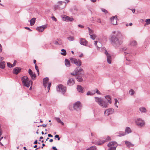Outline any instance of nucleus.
<instances>
[{"label":"nucleus","mask_w":150,"mask_h":150,"mask_svg":"<svg viewBox=\"0 0 150 150\" xmlns=\"http://www.w3.org/2000/svg\"><path fill=\"white\" fill-rule=\"evenodd\" d=\"M135 93L134 91L132 89V95Z\"/></svg>","instance_id":"obj_63"},{"label":"nucleus","mask_w":150,"mask_h":150,"mask_svg":"<svg viewBox=\"0 0 150 150\" xmlns=\"http://www.w3.org/2000/svg\"><path fill=\"white\" fill-rule=\"evenodd\" d=\"M79 41L81 45L84 46H86L88 43V42L84 38H81Z\"/></svg>","instance_id":"obj_17"},{"label":"nucleus","mask_w":150,"mask_h":150,"mask_svg":"<svg viewBox=\"0 0 150 150\" xmlns=\"http://www.w3.org/2000/svg\"><path fill=\"white\" fill-rule=\"evenodd\" d=\"M54 44L56 45H59V42L56 41L55 42Z\"/></svg>","instance_id":"obj_52"},{"label":"nucleus","mask_w":150,"mask_h":150,"mask_svg":"<svg viewBox=\"0 0 150 150\" xmlns=\"http://www.w3.org/2000/svg\"><path fill=\"white\" fill-rule=\"evenodd\" d=\"M104 53L106 55L108 63V64H110L111 63V56L108 53L106 50H105Z\"/></svg>","instance_id":"obj_11"},{"label":"nucleus","mask_w":150,"mask_h":150,"mask_svg":"<svg viewBox=\"0 0 150 150\" xmlns=\"http://www.w3.org/2000/svg\"><path fill=\"white\" fill-rule=\"evenodd\" d=\"M75 77L78 81L81 82L83 81V79L81 77L78 76H76Z\"/></svg>","instance_id":"obj_30"},{"label":"nucleus","mask_w":150,"mask_h":150,"mask_svg":"<svg viewBox=\"0 0 150 150\" xmlns=\"http://www.w3.org/2000/svg\"><path fill=\"white\" fill-rule=\"evenodd\" d=\"M38 143V140H36L34 142V144H36Z\"/></svg>","instance_id":"obj_58"},{"label":"nucleus","mask_w":150,"mask_h":150,"mask_svg":"<svg viewBox=\"0 0 150 150\" xmlns=\"http://www.w3.org/2000/svg\"><path fill=\"white\" fill-rule=\"evenodd\" d=\"M70 60L71 62L72 63L74 64L77 66H80L81 64V61L79 59H77L73 58H70Z\"/></svg>","instance_id":"obj_6"},{"label":"nucleus","mask_w":150,"mask_h":150,"mask_svg":"<svg viewBox=\"0 0 150 150\" xmlns=\"http://www.w3.org/2000/svg\"><path fill=\"white\" fill-rule=\"evenodd\" d=\"M35 18H33L30 21V25L32 26L34 25L35 21Z\"/></svg>","instance_id":"obj_27"},{"label":"nucleus","mask_w":150,"mask_h":150,"mask_svg":"<svg viewBox=\"0 0 150 150\" xmlns=\"http://www.w3.org/2000/svg\"><path fill=\"white\" fill-rule=\"evenodd\" d=\"M71 74L73 75V76H75V75H77V73H76V71H74V72H72L71 73Z\"/></svg>","instance_id":"obj_45"},{"label":"nucleus","mask_w":150,"mask_h":150,"mask_svg":"<svg viewBox=\"0 0 150 150\" xmlns=\"http://www.w3.org/2000/svg\"><path fill=\"white\" fill-rule=\"evenodd\" d=\"M135 122L137 125L140 127L144 126L145 124L144 121L140 118L137 119L135 121Z\"/></svg>","instance_id":"obj_8"},{"label":"nucleus","mask_w":150,"mask_h":150,"mask_svg":"<svg viewBox=\"0 0 150 150\" xmlns=\"http://www.w3.org/2000/svg\"><path fill=\"white\" fill-rule=\"evenodd\" d=\"M117 16H113L110 18V21L112 24L114 25H117Z\"/></svg>","instance_id":"obj_13"},{"label":"nucleus","mask_w":150,"mask_h":150,"mask_svg":"<svg viewBox=\"0 0 150 150\" xmlns=\"http://www.w3.org/2000/svg\"><path fill=\"white\" fill-rule=\"evenodd\" d=\"M102 46V44L101 43L99 42H98V44L97 45H96V47L97 48V50H99V48L101 47Z\"/></svg>","instance_id":"obj_36"},{"label":"nucleus","mask_w":150,"mask_h":150,"mask_svg":"<svg viewBox=\"0 0 150 150\" xmlns=\"http://www.w3.org/2000/svg\"><path fill=\"white\" fill-rule=\"evenodd\" d=\"M7 66L8 67L11 68L14 67V66H13L12 64H11L10 62H7Z\"/></svg>","instance_id":"obj_39"},{"label":"nucleus","mask_w":150,"mask_h":150,"mask_svg":"<svg viewBox=\"0 0 150 150\" xmlns=\"http://www.w3.org/2000/svg\"><path fill=\"white\" fill-rule=\"evenodd\" d=\"M118 134H119V135H118L117 136L119 137L124 136L126 135L125 132L122 131L119 132H118Z\"/></svg>","instance_id":"obj_24"},{"label":"nucleus","mask_w":150,"mask_h":150,"mask_svg":"<svg viewBox=\"0 0 150 150\" xmlns=\"http://www.w3.org/2000/svg\"><path fill=\"white\" fill-rule=\"evenodd\" d=\"M49 81V78L48 77H46L43 79V85L45 88L47 86V84Z\"/></svg>","instance_id":"obj_20"},{"label":"nucleus","mask_w":150,"mask_h":150,"mask_svg":"<svg viewBox=\"0 0 150 150\" xmlns=\"http://www.w3.org/2000/svg\"><path fill=\"white\" fill-rule=\"evenodd\" d=\"M5 67V63L4 61H1L0 62V68L1 69H4Z\"/></svg>","instance_id":"obj_25"},{"label":"nucleus","mask_w":150,"mask_h":150,"mask_svg":"<svg viewBox=\"0 0 150 150\" xmlns=\"http://www.w3.org/2000/svg\"><path fill=\"white\" fill-rule=\"evenodd\" d=\"M57 91L60 92L62 94H64L66 91V88L62 85H60L57 88Z\"/></svg>","instance_id":"obj_7"},{"label":"nucleus","mask_w":150,"mask_h":150,"mask_svg":"<svg viewBox=\"0 0 150 150\" xmlns=\"http://www.w3.org/2000/svg\"><path fill=\"white\" fill-rule=\"evenodd\" d=\"M129 25L130 26H131V23H130L129 24H128V23L126 24V26H128Z\"/></svg>","instance_id":"obj_57"},{"label":"nucleus","mask_w":150,"mask_h":150,"mask_svg":"<svg viewBox=\"0 0 150 150\" xmlns=\"http://www.w3.org/2000/svg\"><path fill=\"white\" fill-rule=\"evenodd\" d=\"M106 100H103L101 98L95 97L96 101L102 108H106L108 107L109 103L111 104L112 103L111 98L110 96L107 95L105 96Z\"/></svg>","instance_id":"obj_2"},{"label":"nucleus","mask_w":150,"mask_h":150,"mask_svg":"<svg viewBox=\"0 0 150 150\" xmlns=\"http://www.w3.org/2000/svg\"><path fill=\"white\" fill-rule=\"evenodd\" d=\"M21 69L20 67H16L14 68L13 71V73L15 74H17L21 71Z\"/></svg>","instance_id":"obj_18"},{"label":"nucleus","mask_w":150,"mask_h":150,"mask_svg":"<svg viewBox=\"0 0 150 150\" xmlns=\"http://www.w3.org/2000/svg\"><path fill=\"white\" fill-rule=\"evenodd\" d=\"M87 28L88 30V32L90 35H92L93 33V31L92 30H91L89 27H88Z\"/></svg>","instance_id":"obj_37"},{"label":"nucleus","mask_w":150,"mask_h":150,"mask_svg":"<svg viewBox=\"0 0 150 150\" xmlns=\"http://www.w3.org/2000/svg\"><path fill=\"white\" fill-rule=\"evenodd\" d=\"M74 71H76V73H77L78 75L81 74H83L84 71L83 69L79 68V67L76 68L75 70Z\"/></svg>","instance_id":"obj_12"},{"label":"nucleus","mask_w":150,"mask_h":150,"mask_svg":"<svg viewBox=\"0 0 150 150\" xmlns=\"http://www.w3.org/2000/svg\"><path fill=\"white\" fill-rule=\"evenodd\" d=\"M139 110L142 113H146L147 110L146 108L143 107H142L139 108Z\"/></svg>","instance_id":"obj_23"},{"label":"nucleus","mask_w":150,"mask_h":150,"mask_svg":"<svg viewBox=\"0 0 150 150\" xmlns=\"http://www.w3.org/2000/svg\"><path fill=\"white\" fill-rule=\"evenodd\" d=\"M51 18H52V20H53L55 22H56L57 21V19L54 16L52 17Z\"/></svg>","instance_id":"obj_44"},{"label":"nucleus","mask_w":150,"mask_h":150,"mask_svg":"<svg viewBox=\"0 0 150 150\" xmlns=\"http://www.w3.org/2000/svg\"><path fill=\"white\" fill-rule=\"evenodd\" d=\"M28 72L29 74L30 75L32 80H35L36 77V75H35V74L34 73H33V71L30 69H29L28 71Z\"/></svg>","instance_id":"obj_14"},{"label":"nucleus","mask_w":150,"mask_h":150,"mask_svg":"<svg viewBox=\"0 0 150 150\" xmlns=\"http://www.w3.org/2000/svg\"><path fill=\"white\" fill-rule=\"evenodd\" d=\"M98 42L97 41H95L94 45L96 47V45H97Z\"/></svg>","instance_id":"obj_55"},{"label":"nucleus","mask_w":150,"mask_h":150,"mask_svg":"<svg viewBox=\"0 0 150 150\" xmlns=\"http://www.w3.org/2000/svg\"><path fill=\"white\" fill-rule=\"evenodd\" d=\"M135 10L134 9H132V12L133 13H135Z\"/></svg>","instance_id":"obj_62"},{"label":"nucleus","mask_w":150,"mask_h":150,"mask_svg":"<svg viewBox=\"0 0 150 150\" xmlns=\"http://www.w3.org/2000/svg\"><path fill=\"white\" fill-rule=\"evenodd\" d=\"M114 100L115 101L114 105L116 107L118 108V105L117 104V103H118V104H119V102L117 100L116 98H115Z\"/></svg>","instance_id":"obj_34"},{"label":"nucleus","mask_w":150,"mask_h":150,"mask_svg":"<svg viewBox=\"0 0 150 150\" xmlns=\"http://www.w3.org/2000/svg\"><path fill=\"white\" fill-rule=\"evenodd\" d=\"M145 22L146 23V24L149 25L150 24V19H146Z\"/></svg>","instance_id":"obj_40"},{"label":"nucleus","mask_w":150,"mask_h":150,"mask_svg":"<svg viewBox=\"0 0 150 150\" xmlns=\"http://www.w3.org/2000/svg\"><path fill=\"white\" fill-rule=\"evenodd\" d=\"M82 107L81 104L80 102L77 101L74 105L73 108L74 110L78 111L80 110Z\"/></svg>","instance_id":"obj_9"},{"label":"nucleus","mask_w":150,"mask_h":150,"mask_svg":"<svg viewBox=\"0 0 150 150\" xmlns=\"http://www.w3.org/2000/svg\"><path fill=\"white\" fill-rule=\"evenodd\" d=\"M36 70L37 71V72L38 73V75H39V69H36Z\"/></svg>","instance_id":"obj_64"},{"label":"nucleus","mask_w":150,"mask_h":150,"mask_svg":"<svg viewBox=\"0 0 150 150\" xmlns=\"http://www.w3.org/2000/svg\"><path fill=\"white\" fill-rule=\"evenodd\" d=\"M48 136L49 137H53V135H51V134H49L48 135Z\"/></svg>","instance_id":"obj_60"},{"label":"nucleus","mask_w":150,"mask_h":150,"mask_svg":"<svg viewBox=\"0 0 150 150\" xmlns=\"http://www.w3.org/2000/svg\"><path fill=\"white\" fill-rule=\"evenodd\" d=\"M61 51L62 52H61V54L63 56H65L66 55L67 53L66 51L64 49H62L61 50Z\"/></svg>","instance_id":"obj_33"},{"label":"nucleus","mask_w":150,"mask_h":150,"mask_svg":"<svg viewBox=\"0 0 150 150\" xmlns=\"http://www.w3.org/2000/svg\"><path fill=\"white\" fill-rule=\"evenodd\" d=\"M21 80L23 85L27 87H29L30 86V81L28 77L27 76H23L21 78ZM33 82L30 81L31 84L33 83Z\"/></svg>","instance_id":"obj_4"},{"label":"nucleus","mask_w":150,"mask_h":150,"mask_svg":"<svg viewBox=\"0 0 150 150\" xmlns=\"http://www.w3.org/2000/svg\"><path fill=\"white\" fill-rule=\"evenodd\" d=\"M90 35L91 38L93 40H94L96 37L95 35L94 34L91 35Z\"/></svg>","instance_id":"obj_42"},{"label":"nucleus","mask_w":150,"mask_h":150,"mask_svg":"<svg viewBox=\"0 0 150 150\" xmlns=\"http://www.w3.org/2000/svg\"><path fill=\"white\" fill-rule=\"evenodd\" d=\"M96 93H97L98 94L100 95L101 94L99 92V91L97 89H96Z\"/></svg>","instance_id":"obj_50"},{"label":"nucleus","mask_w":150,"mask_h":150,"mask_svg":"<svg viewBox=\"0 0 150 150\" xmlns=\"http://www.w3.org/2000/svg\"><path fill=\"white\" fill-rule=\"evenodd\" d=\"M51 83H48V85L47 86V88L48 89V91H49L50 89V87L51 86Z\"/></svg>","instance_id":"obj_46"},{"label":"nucleus","mask_w":150,"mask_h":150,"mask_svg":"<svg viewBox=\"0 0 150 150\" xmlns=\"http://www.w3.org/2000/svg\"><path fill=\"white\" fill-rule=\"evenodd\" d=\"M86 150H96V147L94 146L88 148Z\"/></svg>","instance_id":"obj_32"},{"label":"nucleus","mask_w":150,"mask_h":150,"mask_svg":"<svg viewBox=\"0 0 150 150\" xmlns=\"http://www.w3.org/2000/svg\"><path fill=\"white\" fill-rule=\"evenodd\" d=\"M75 83V81L74 79L70 78L67 81V84L69 86H71L73 85Z\"/></svg>","instance_id":"obj_16"},{"label":"nucleus","mask_w":150,"mask_h":150,"mask_svg":"<svg viewBox=\"0 0 150 150\" xmlns=\"http://www.w3.org/2000/svg\"><path fill=\"white\" fill-rule=\"evenodd\" d=\"M108 146L110 147L108 150H115L117 146L116 142H111L108 144Z\"/></svg>","instance_id":"obj_5"},{"label":"nucleus","mask_w":150,"mask_h":150,"mask_svg":"<svg viewBox=\"0 0 150 150\" xmlns=\"http://www.w3.org/2000/svg\"><path fill=\"white\" fill-rule=\"evenodd\" d=\"M65 64L67 67H69L70 66V62L68 59H65Z\"/></svg>","instance_id":"obj_29"},{"label":"nucleus","mask_w":150,"mask_h":150,"mask_svg":"<svg viewBox=\"0 0 150 150\" xmlns=\"http://www.w3.org/2000/svg\"><path fill=\"white\" fill-rule=\"evenodd\" d=\"M106 141V140H102L101 141H99L98 142H96L94 143L96 145H101L103 144L104 142H105Z\"/></svg>","instance_id":"obj_26"},{"label":"nucleus","mask_w":150,"mask_h":150,"mask_svg":"<svg viewBox=\"0 0 150 150\" xmlns=\"http://www.w3.org/2000/svg\"><path fill=\"white\" fill-rule=\"evenodd\" d=\"M68 40L70 41H73L74 40V38L73 36H70L67 38Z\"/></svg>","instance_id":"obj_35"},{"label":"nucleus","mask_w":150,"mask_h":150,"mask_svg":"<svg viewBox=\"0 0 150 150\" xmlns=\"http://www.w3.org/2000/svg\"><path fill=\"white\" fill-rule=\"evenodd\" d=\"M101 9L103 12L105 14L108 13L107 11L104 8H101Z\"/></svg>","instance_id":"obj_43"},{"label":"nucleus","mask_w":150,"mask_h":150,"mask_svg":"<svg viewBox=\"0 0 150 150\" xmlns=\"http://www.w3.org/2000/svg\"><path fill=\"white\" fill-rule=\"evenodd\" d=\"M55 119L58 123H61V124L63 125H64V122L61 121L59 118L56 117L55 118Z\"/></svg>","instance_id":"obj_28"},{"label":"nucleus","mask_w":150,"mask_h":150,"mask_svg":"<svg viewBox=\"0 0 150 150\" xmlns=\"http://www.w3.org/2000/svg\"><path fill=\"white\" fill-rule=\"evenodd\" d=\"M122 50L124 52L126 59L128 61V62H126V64L127 65L129 64L130 62L131 61V49L125 47L122 48Z\"/></svg>","instance_id":"obj_3"},{"label":"nucleus","mask_w":150,"mask_h":150,"mask_svg":"<svg viewBox=\"0 0 150 150\" xmlns=\"http://www.w3.org/2000/svg\"><path fill=\"white\" fill-rule=\"evenodd\" d=\"M114 112V110L112 108H110L106 110L104 112L105 116H108L110 115L113 114Z\"/></svg>","instance_id":"obj_10"},{"label":"nucleus","mask_w":150,"mask_h":150,"mask_svg":"<svg viewBox=\"0 0 150 150\" xmlns=\"http://www.w3.org/2000/svg\"><path fill=\"white\" fill-rule=\"evenodd\" d=\"M46 28V26L45 25H44L40 26L37 27L36 28V30L39 32H42Z\"/></svg>","instance_id":"obj_15"},{"label":"nucleus","mask_w":150,"mask_h":150,"mask_svg":"<svg viewBox=\"0 0 150 150\" xmlns=\"http://www.w3.org/2000/svg\"><path fill=\"white\" fill-rule=\"evenodd\" d=\"M137 43L135 40L132 41V46H136L137 45Z\"/></svg>","instance_id":"obj_38"},{"label":"nucleus","mask_w":150,"mask_h":150,"mask_svg":"<svg viewBox=\"0 0 150 150\" xmlns=\"http://www.w3.org/2000/svg\"><path fill=\"white\" fill-rule=\"evenodd\" d=\"M63 19L64 21H72L74 20L73 18H70L68 16H66L65 17H63Z\"/></svg>","instance_id":"obj_21"},{"label":"nucleus","mask_w":150,"mask_h":150,"mask_svg":"<svg viewBox=\"0 0 150 150\" xmlns=\"http://www.w3.org/2000/svg\"><path fill=\"white\" fill-rule=\"evenodd\" d=\"M59 6L57 5H55L54 6V10H55L58 7H59Z\"/></svg>","instance_id":"obj_51"},{"label":"nucleus","mask_w":150,"mask_h":150,"mask_svg":"<svg viewBox=\"0 0 150 150\" xmlns=\"http://www.w3.org/2000/svg\"><path fill=\"white\" fill-rule=\"evenodd\" d=\"M25 29H28L30 31H31V30L28 27H25Z\"/></svg>","instance_id":"obj_59"},{"label":"nucleus","mask_w":150,"mask_h":150,"mask_svg":"<svg viewBox=\"0 0 150 150\" xmlns=\"http://www.w3.org/2000/svg\"><path fill=\"white\" fill-rule=\"evenodd\" d=\"M125 144L127 146L128 148H129L131 146V143L130 142H128V141H125Z\"/></svg>","instance_id":"obj_31"},{"label":"nucleus","mask_w":150,"mask_h":150,"mask_svg":"<svg viewBox=\"0 0 150 150\" xmlns=\"http://www.w3.org/2000/svg\"><path fill=\"white\" fill-rule=\"evenodd\" d=\"M57 40L58 41H59V45H61L62 44V42L61 41V40L59 39H57Z\"/></svg>","instance_id":"obj_49"},{"label":"nucleus","mask_w":150,"mask_h":150,"mask_svg":"<svg viewBox=\"0 0 150 150\" xmlns=\"http://www.w3.org/2000/svg\"><path fill=\"white\" fill-rule=\"evenodd\" d=\"M123 36L120 32L113 31L111 35L110 40L112 45L115 48L121 45L122 43Z\"/></svg>","instance_id":"obj_1"},{"label":"nucleus","mask_w":150,"mask_h":150,"mask_svg":"<svg viewBox=\"0 0 150 150\" xmlns=\"http://www.w3.org/2000/svg\"><path fill=\"white\" fill-rule=\"evenodd\" d=\"M35 68L36 70L38 69V67L37 66L36 64H35Z\"/></svg>","instance_id":"obj_61"},{"label":"nucleus","mask_w":150,"mask_h":150,"mask_svg":"<svg viewBox=\"0 0 150 150\" xmlns=\"http://www.w3.org/2000/svg\"><path fill=\"white\" fill-rule=\"evenodd\" d=\"M17 63V61L16 60H14L13 62V64L14 67L15 66Z\"/></svg>","instance_id":"obj_53"},{"label":"nucleus","mask_w":150,"mask_h":150,"mask_svg":"<svg viewBox=\"0 0 150 150\" xmlns=\"http://www.w3.org/2000/svg\"><path fill=\"white\" fill-rule=\"evenodd\" d=\"M2 46L1 44H0V52H2Z\"/></svg>","instance_id":"obj_56"},{"label":"nucleus","mask_w":150,"mask_h":150,"mask_svg":"<svg viewBox=\"0 0 150 150\" xmlns=\"http://www.w3.org/2000/svg\"><path fill=\"white\" fill-rule=\"evenodd\" d=\"M84 88L81 86L78 85L77 87V89L78 92L81 93H83L84 92L83 91Z\"/></svg>","instance_id":"obj_19"},{"label":"nucleus","mask_w":150,"mask_h":150,"mask_svg":"<svg viewBox=\"0 0 150 150\" xmlns=\"http://www.w3.org/2000/svg\"><path fill=\"white\" fill-rule=\"evenodd\" d=\"M58 3H59L60 5H62V4L63 3L65 4V5H66V3L64 1H59L58 2Z\"/></svg>","instance_id":"obj_47"},{"label":"nucleus","mask_w":150,"mask_h":150,"mask_svg":"<svg viewBox=\"0 0 150 150\" xmlns=\"http://www.w3.org/2000/svg\"><path fill=\"white\" fill-rule=\"evenodd\" d=\"M78 26L80 28H83L84 27V26L83 25H81L80 24H79L78 25Z\"/></svg>","instance_id":"obj_54"},{"label":"nucleus","mask_w":150,"mask_h":150,"mask_svg":"<svg viewBox=\"0 0 150 150\" xmlns=\"http://www.w3.org/2000/svg\"><path fill=\"white\" fill-rule=\"evenodd\" d=\"M54 137L55 138H57L58 139V140L59 141L60 140V137H59V135H57V134L56 135H55V136H54Z\"/></svg>","instance_id":"obj_48"},{"label":"nucleus","mask_w":150,"mask_h":150,"mask_svg":"<svg viewBox=\"0 0 150 150\" xmlns=\"http://www.w3.org/2000/svg\"><path fill=\"white\" fill-rule=\"evenodd\" d=\"M131 132V128L129 127H126L125 128V132L126 135L130 133Z\"/></svg>","instance_id":"obj_22"},{"label":"nucleus","mask_w":150,"mask_h":150,"mask_svg":"<svg viewBox=\"0 0 150 150\" xmlns=\"http://www.w3.org/2000/svg\"><path fill=\"white\" fill-rule=\"evenodd\" d=\"M95 94L94 93H93L91 92L90 91H88L86 93V95L87 96L90 95L92 96L93 95V94Z\"/></svg>","instance_id":"obj_41"}]
</instances>
